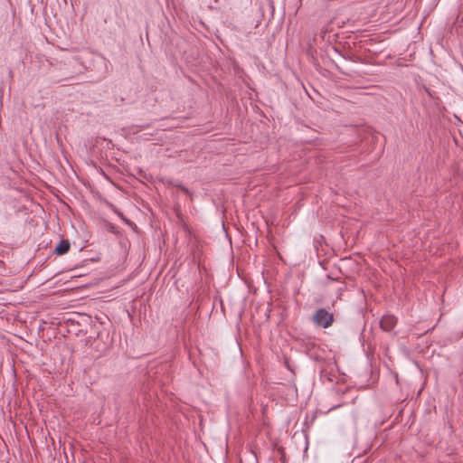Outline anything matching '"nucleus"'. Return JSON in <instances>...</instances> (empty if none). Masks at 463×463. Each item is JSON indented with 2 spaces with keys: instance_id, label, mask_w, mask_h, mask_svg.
<instances>
[{
  "instance_id": "f257e3e1",
  "label": "nucleus",
  "mask_w": 463,
  "mask_h": 463,
  "mask_svg": "<svg viewBox=\"0 0 463 463\" xmlns=\"http://www.w3.org/2000/svg\"><path fill=\"white\" fill-rule=\"evenodd\" d=\"M313 321L316 325L327 328L332 326L334 317L333 314L329 313L326 309L320 308L313 316Z\"/></svg>"
},
{
  "instance_id": "f03ea898",
  "label": "nucleus",
  "mask_w": 463,
  "mask_h": 463,
  "mask_svg": "<svg viewBox=\"0 0 463 463\" xmlns=\"http://www.w3.org/2000/svg\"><path fill=\"white\" fill-rule=\"evenodd\" d=\"M397 319L392 315L383 316L380 325L384 331H391L396 325Z\"/></svg>"
},
{
  "instance_id": "7ed1b4c3",
  "label": "nucleus",
  "mask_w": 463,
  "mask_h": 463,
  "mask_svg": "<svg viewBox=\"0 0 463 463\" xmlns=\"http://www.w3.org/2000/svg\"><path fill=\"white\" fill-rule=\"evenodd\" d=\"M71 244L67 240H61L59 244L56 246L54 252L57 255H63L67 253L70 250Z\"/></svg>"
}]
</instances>
